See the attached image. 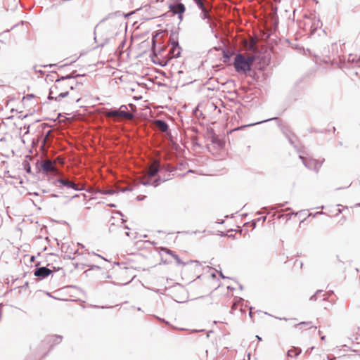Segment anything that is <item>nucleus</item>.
<instances>
[{
  "mask_svg": "<svg viewBox=\"0 0 360 360\" xmlns=\"http://www.w3.org/2000/svg\"><path fill=\"white\" fill-rule=\"evenodd\" d=\"M256 338H257L259 340H262V338H261L259 336H258V335H257V336H256Z\"/></svg>",
  "mask_w": 360,
  "mask_h": 360,
  "instance_id": "26",
  "label": "nucleus"
},
{
  "mask_svg": "<svg viewBox=\"0 0 360 360\" xmlns=\"http://www.w3.org/2000/svg\"><path fill=\"white\" fill-rule=\"evenodd\" d=\"M105 115L109 117H122L131 120L134 117L132 113L128 112L127 105H122L119 109L109 110L105 112Z\"/></svg>",
  "mask_w": 360,
  "mask_h": 360,
  "instance_id": "3",
  "label": "nucleus"
},
{
  "mask_svg": "<svg viewBox=\"0 0 360 360\" xmlns=\"http://www.w3.org/2000/svg\"><path fill=\"white\" fill-rule=\"evenodd\" d=\"M358 206H360V203L357 204Z\"/></svg>",
  "mask_w": 360,
  "mask_h": 360,
  "instance_id": "33",
  "label": "nucleus"
},
{
  "mask_svg": "<svg viewBox=\"0 0 360 360\" xmlns=\"http://www.w3.org/2000/svg\"><path fill=\"white\" fill-rule=\"evenodd\" d=\"M159 170V165L157 162H153L147 172V174L146 178H147L146 180L143 181V184L145 186L147 185H153V186H157L159 184L160 179H157L154 180L152 183L150 182L148 178L153 177L157 174Z\"/></svg>",
  "mask_w": 360,
  "mask_h": 360,
  "instance_id": "5",
  "label": "nucleus"
},
{
  "mask_svg": "<svg viewBox=\"0 0 360 360\" xmlns=\"http://www.w3.org/2000/svg\"><path fill=\"white\" fill-rule=\"evenodd\" d=\"M134 13L139 14L141 19L146 20L153 19L155 17V13H154L153 11L151 10V7L146 3L144 5H141L140 7H138L130 13L126 15V16Z\"/></svg>",
  "mask_w": 360,
  "mask_h": 360,
  "instance_id": "4",
  "label": "nucleus"
},
{
  "mask_svg": "<svg viewBox=\"0 0 360 360\" xmlns=\"http://www.w3.org/2000/svg\"><path fill=\"white\" fill-rule=\"evenodd\" d=\"M271 120V119H268V120H266L257 122H255V123L249 124H247V125L243 126V127H250V126H253V125H255V124H260V123H262V122H264L269 121V120Z\"/></svg>",
  "mask_w": 360,
  "mask_h": 360,
  "instance_id": "18",
  "label": "nucleus"
},
{
  "mask_svg": "<svg viewBox=\"0 0 360 360\" xmlns=\"http://www.w3.org/2000/svg\"><path fill=\"white\" fill-rule=\"evenodd\" d=\"M311 322H300V323L297 324V326H300V325H311Z\"/></svg>",
  "mask_w": 360,
  "mask_h": 360,
  "instance_id": "23",
  "label": "nucleus"
},
{
  "mask_svg": "<svg viewBox=\"0 0 360 360\" xmlns=\"http://www.w3.org/2000/svg\"><path fill=\"white\" fill-rule=\"evenodd\" d=\"M169 8L172 13L179 15L180 20H182V15L185 12V6L182 3L175 2L169 6Z\"/></svg>",
  "mask_w": 360,
  "mask_h": 360,
  "instance_id": "9",
  "label": "nucleus"
},
{
  "mask_svg": "<svg viewBox=\"0 0 360 360\" xmlns=\"http://www.w3.org/2000/svg\"><path fill=\"white\" fill-rule=\"evenodd\" d=\"M25 169H26L27 172H28V173H30V172L31 169H30V166H28L27 167L26 166H25Z\"/></svg>",
  "mask_w": 360,
  "mask_h": 360,
  "instance_id": "25",
  "label": "nucleus"
},
{
  "mask_svg": "<svg viewBox=\"0 0 360 360\" xmlns=\"http://www.w3.org/2000/svg\"><path fill=\"white\" fill-rule=\"evenodd\" d=\"M51 270L46 267L37 268L34 271V276L41 278H44L51 274Z\"/></svg>",
  "mask_w": 360,
  "mask_h": 360,
  "instance_id": "10",
  "label": "nucleus"
},
{
  "mask_svg": "<svg viewBox=\"0 0 360 360\" xmlns=\"http://www.w3.org/2000/svg\"><path fill=\"white\" fill-rule=\"evenodd\" d=\"M301 349L294 347L288 351L287 354L290 357H296L301 353Z\"/></svg>",
  "mask_w": 360,
  "mask_h": 360,
  "instance_id": "15",
  "label": "nucleus"
},
{
  "mask_svg": "<svg viewBox=\"0 0 360 360\" xmlns=\"http://www.w3.org/2000/svg\"><path fill=\"white\" fill-rule=\"evenodd\" d=\"M110 206H111V207H115V205H113V204L110 205Z\"/></svg>",
  "mask_w": 360,
  "mask_h": 360,
  "instance_id": "31",
  "label": "nucleus"
},
{
  "mask_svg": "<svg viewBox=\"0 0 360 360\" xmlns=\"http://www.w3.org/2000/svg\"><path fill=\"white\" fill-rule=\"evenodd\" d=\"M248 48H249V49H250V50H254V49H255V42H254V41H252L250 43L249 46H248Z\"/></svg>",
  "mask_w": 360,
  "mask_h": 360,
  "instance_id": "21",
  "label": "nucleus"
},
{
  "mask_svg": "<svg viewBox=\"0 0 360 360\" xmlns=\"http://www.w3.org/2000/svg\"><path fill=\"white\" fill-rule=\"evenodd\" d=\"M220 275H221V276L222 277V278H225V277L222 275V273H221V272L220 273Z\"/></svg>",
  "mask_w": 360,
  "mask_h": 360,
  "instance_id": "29",
  "label": "nucleus"
},
{
  "mask_svg": "<svg viewBox=\"0 0 360 360\" xmlns=\"http://www.w3.org/2000/svg\"><path fill=\"white\" fill-rule=\"evenodd\" d=\"M73 77L70 75L62 77L56 80L55 84L49 91V99L60 101L62 98L69 95V90H73L74 87L70 79Z\"/></svg>",
  "mask_w": 360,
  "mask_h": 360,
  "instance_id": "1",
  "label": "nucleus"
},
{
  "mask_svg": "<svg viewBox=\"0 0 360 360\" xmlns=\"http://www.w3.org/2000/svg\"><path fill=\"white\" fill-rule=\"evenodd\" d=\"M321 339L322 340H325V336H322V337L321 338Z\"/></svg>",
  "mask_w": 360,
  "mask_h": 360,
  "instance_id": "27",
  "label": "nucleus"
},
{
  "mask_svg": "<svg viewBox=\"0 0 360 360\" xmlns=\"http://www.w3.org/2000/svg\"><path fill=\"white\" fill-rule=\"evenodd\" d=\"M253 62V57L245 58L243 55L239 53L236 56L233 65L236 72H246L250 70Z\"/></svg>",
  "mask_w": 360,
  "mask_h": 360,
  "instance_id": "2",
  "label": "nucleus"
},
{
  "mask_svg": "<svg viewBox=\"0 0 360 360\" xmlns=\"http://www.w3.org/2000/svg\"><path fill=\"white\" fill-rule=\"evenodd\" d=\"M61 338H61L60 336H56V342H60V340H61Z\"/></svg>",
  "mask_w": 360,
  "mask_h": 360,
  "instance_id": "24",
  "label": "nucleus"
},
{
  "mask_svg": "<svg viewBox=\"0 0 360 360\" xmlns=\"http://www.w3.org/2000/svg\"><path fill=\"white\" fill-rule=\"evenodd\" d=\"M41 168L45 172H53L55 170V167L50 160L43 162L41 164Z\"/></svg>",
  "mask_w": 360,
  "mask_h": 360,
  "instance_id": "12",
  "label": "nucleus"
},
{
  "mask_svg": "<svg viewBox=\"0 0 360 360\" xmlns=\"http://www.w3.org/2000/svg\"><path fill=\"white\" fill-rule=\"evenodd\" d=\"M126 234H127V236H129V232H127Z\"/></svg>",
  "mask_w": 360,
  "mask_h": 360,
  "instance_id": "32",
  "label": "nucleus"
},
{
  "mask_svg": "<svg viewBox=\"0 0 360 360\" xmlns=\"http://www.w3.org/2000/svg\"><path fill=\"white\" fill-rule=\"evenodd\" d=\"M162 251L165 252L167 255H171L172 257H173V255H175V253H174L171 250L167 249L166 248H162Z\"/></svg>",
  "mask_w": 360,
  "mask_h": 360,
  "instance_id": "17",
  "label": "nucleus"
},
{
  "mask_svg": "<svg viewBox=\"0 0 360 360\" xmlns=\"http://www.w3.org/2000/svg\"><path fill=\"white\" fill-rule=\"evenodd\" d=\"M198 6V8L202 11V18L203 19L207 18V13L206 8L204 7V4L202 0H194Z\"/></svg>",
  "mask_w": 360,
  "mask_h": 360,
  "instance_id": "14",
  "label": "nucleus"
},
{
  "mask_svg": "<svg viewBox=\"0 0 360 360\" xmlns=\"http://www.w3.org/2000/svg\"><path fill=\"white\" fill-rule=\"evenodd\" d=\"M191 262H195V263H198V262L197 260H195V261H191Z\"/></svg>",
  "mask_w": 360,
  "mask_h": 360,
  "instance_id": "28",
  "label": "nucleus"
},
{
  "mask_svg": "<svg viewBox=\"0 0 360 360\" xmlns=\"http://www.w3.org/2000/svg\"><path fill=\"white\" fill-rule=\"evenodd\" d=\"M101 193H102L103 194H112L115 193V191L113 190H108V191H101Z\"/></svg>",
  "mask_w": 360,
  "mask_h": 360,
  "instance_id": "20",
  "label": "nucleus"
},
{
  "mask_svg": "<svg viewBox=\"0 0 360 360\" xmlns=\"http://www.w3.org/2000/svg\"><path fill=\"white\" fill-rule=\"evenodd\" d=\"M154 124L155 126L162 131H167L168 129V125L167 124L160 120H155Z\"/></svg>",
  "mask_w": 360,
  "mask_h": 360,
  "instance_id": "13",
  "label": "nucleus"
},
{
  "mask_svg": "<svg viewBox=\"0 0 360 360\" xmlns=\"http://www.w3.org/2000/svg\"><path fill=\"white\" fill-rule=\"evenodd\" d=\"M172 257L175 259L176 262L178 264L185 265V263H184V262L181 261V259L179 258V257L176 254L174 255Z\"/></svg>",
  "mask_w": 360,
  "mask_h": 360,
  "instance_id": "16",
  "label": "nucleus"
},
{
  "mask_svg": "<svg viewBox=\"0 0 360 360\" xmlns=\"http://www.w3.org/2000/svg\"><path fill=\"white\" fill-rule=\"evenodd\" d=\"M300 158L302 160L303 164L305 167L309 169L318 170L321 167V163L319 162L316 160L304 158L302 155H300Z\"/></svg>",
  "mask_w": 360,
  "mask_h": 360,
  "instance_id": "8",
  "label": "nucleus"
},
{
  "mask_svg": "<svg viewBox=\"0 0 360 360\" xmlns=\"http://www.w3.org/2000/svg\"><path fill=\"white\" fill-rule=\"evenodd\" d=\"M143 0H132V4L134 6H138V4H136L138 1H142Z\"/></svg>",
  "mask_w": 360,
  "mask_h": 360,
  "instance_id": "22",
  "label": "nucleus"
},
{
  "mask_svg": "<svg viewBox=\"0 0 360 360\" xmlns=\"http://www.w3.org/2000/svg\"><path fill=\"white\" fill-rule=\"evenodd\" d=\"M81 98L80 96H72L71 101L72 103H78L80 101Z\"/></svg>",
  "mask_w": 360,
  "mask_h": 360,
  "instance_id": "19",
  "label": "nucleus"
},
{
  "mask_svg": "<svg viewBox=\"0 0 360 360\" xmlns=\"http://www.w3.org/2000/svg\"><path fill=\"white\" fill-rule=\"evenodd\" d=\"M279 319H281V320L283 319V320H285V321H286V320H287V319H286V318H283V319L279 318Z\"/></svg>",
  "mask_w": 360,
  "mask_h": 360,
  "instance_id": "30",
  "label": "nucleus"
},
{
  "mask_svg": "<svg viewBox=\"0 0 360 360\" xmlns=\"http://www.w3.org/2000/svg\"><path fill=\"white\" fill-rule=\"evenodd\" d=\"M54 184L56 186L58 187L64 186L66 187L67 188H72L75 191H79L82 189V188L79 187L77 184L65 179H57L54 181Z\"/></svg>",
  "mask_w": 360,
  "mask_h": 360,
  "instance_id": "6",
  "label": "nucleus"
},
{
  "mask_svg": "<svg viewBox=\"0 0 360 360\" xmlns=\"http://www.w3.org/2000/svg\"><path fill=\"white\" fill-rule=\"evenodd\" d=\"M172 58H178L181 54V47L177 42L172 44V46L169 51Z\"/></svg>",
  "mask_w": 360,
  "mask_h": 360,
  "instance_id": "11",
  "label": "nucleus"
},
{
  "mask_svg": "<svg viewBox=\"0 0 360 360\" xmlns=\"http://www.w3.org/2000/svg\"><path fill=\"white\" fill-rule=\"evenodd\" d=\"M119 274L121 276H124L127 278L126 281H123V282L120 283V285H126L130 283L136 276L133 270L129 268L122 269Z\"/></svg>",
  "mask_w": 360,
  "mask_h": 360,
  "instance_id": "7",
  "label": "nucleus"
}]
</instances>
